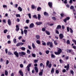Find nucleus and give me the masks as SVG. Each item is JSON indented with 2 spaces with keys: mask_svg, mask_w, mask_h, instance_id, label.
Returning <instances> with one entry per match:
<instances>
[{
  "mask_svg": "<svg viewBox=\"0 0 76 76\" xmlns=\"http://www.w3.org/2000/svg\"><path fill=\"white\" fill-rule=\"evenodd\" d=\"M21 49L22 50H23V51H25V50L26 48H25L23 47L21 48Z\"/></svg>",
  "mask_w": 76,
  "mask_h": 76,
  "instance_id": "3c124183",
  "label": "nucleus"
},
{
  "mask_svg": "<svg viewBox=\"0 0 76 76\" xmlns=\"http://www.w3.org/2000/svg\"><path fill=\"white\" fill-rule=\"evenodd\" d=\"M29 22V20H26V23H28Z\"/></svg>",
  "mask_w": 76,
  "mask_h": 76,
  "instance_id": "69168bd1",
  "label": "nucleus"
},
{
  "mask_svg": "<svg viewBox=\"0 0 76 76\" xmlns=\"http://www.w3.org/2000/svg\"><path fill=\"white\" fill-rule=\"evenodd\" d=\"M60 15L62 18H63V17H64V16H65V15H64V14L63 13H62L60 14Z\"/></svg>",
  "mask_w": 76,
  "mask_h": 76,
  "instance_id": "7c9ffc66",
  "label": "nucleus"
},
{
  "mask_svg": "<svg viewBox=\"0 0 76 76\" xmlns=\"http://www.w3.org/2000/svg\"><path fill=\"white\" fill-rule=\"evenodd\" d=\"M34 70L36 71V73L38 72V68L37 67H34Z\"/></svg>",
  "mask_w": 76,
  "mask_h": 76,
  "instance_id": "412c9836",
  "label": "nucleus"
},
{
  "mask_svg": "<svg viewBox=\"0 0 76 76\" xmlns=\"http://www.w3.org/2000/svg\"><path fill=\"white\" fill-rule=\"evenodd\" d=\"M52 66V64H50L48 65V67L49 68H51V66Z\"/></svg>",
  "mask_w": 76,
  "mask_h": 76,
  "instance_id": "37998d69",
  "label": "nucleus"
},
{
  "mask_svg": "<svg viewBox=\"0 0 76 76\" xmlns=\"http://www.w3.org/2000/svg\"><path fill=\"white\" fill-rule=\"evenodd\" d=\"M5 51V53H6V54H7V53H8V50H7V49H6Z\"/></svg>",
  "mask_w": 76,
  "mask_h": 76,
  "instance_id": "09e8293b",
  "label": "nucleus"
},
{
  "mask_svg": "<svg viewBox=\"0 0 76 76\" xmlns=\"http://www.w3.org/2000/svg\"><path fill=\"white\" fill-rule=\"evenodd\" d=\"M56 34H59V31H58L57 30H56Z\"/></svg>",
  "mask_w": 76,
  "mask_h": 76,
  "instance_id": "bf43d9fd",
  "label": "nucleus"
},
{
  "mask_svg": "<svg viewBox=\"0 0 76 76\" xmlns=\"http://www.w3.org/2000/svg\"><path fill=\"white\" fill-rule=\"evenodd\" d=\"M44 16H49V15H48V13L47 12H44Z\"/></svg>",
  "mask_w": 76,
  "mask_h": 76,
  "instance_id": "a211bd4d",
  "label": "nucleus"
},
{
  "mask_svg": "<svg viewBox=\"0 0 76 76\" xmlns=\"http://www.w3.org/2000/svg\"><path fill=\"white\" fill-rule=\"evenodd\" d=\"M18 54L20 56L22 57L23 56H25L26 55V53L23 52H19Z\"/></svg>",
  "mask_w": 76,
  "mask_h": 76,
  "instance_id": "20e7f679",
  "label": "nucleus"
},
{
  "mask_svg": "<svg viewBox=\"0 0 76 76\" xmlns=\"http://www.w3.org/2000/svg\"><path fill=\"white\" fill-rule=\"evenodd\" d=\"M14 54L17 57H19V54L17 52V51H15L14 52Z\"/></svg>",
  "mask_w": 76,
  "mask_h": 76,
  "instance_id": "9d476101",
  "label": "nucleus"
},
{
  "mask_svg": "<svg viewBox=\"0 0 76 76\" xmlns=\"http://www.w3.org/2000/svg\"><path fill=\"white\" fill-rule=\"evenodd\" d=\"M13 41L14 43H16V38H14L13 39Z\"/></svg>",
  "mask_w": 76,
  "mask_h": 76,
  "instance_id": "a19ab883",
  "label": "nucleus"
},
{
  "mask_svg": "<svg viewBox=\"0 0 76 76\" xmlns=\"http://www.w3.org/2000/svg\"><path fill=\"white\" fill-rule=\"evenodd\" d=\"M49 63H50V61L48 60H47L46 62V67H48L49 64Z\"/></svg>",
  "mask_w": 76,
  "mask_h": 76,
  "instance_id": "c756f323",
  "label": "nucleus"
},
{
  "mask_svg": "<svg viewBox=\"0 0 76 76\" xmlns=\"http://www.w3.org/2000/svg\"><path fill=\"white\" fill-rule=\"evenodd\" d=\"M34 24L33 23H31L29 27L30 28H32L34 27Z\"/></svg>",
  "mask_w": 76,
  "mask_h": 76,
  "instance_id": "dca6fc26",
  "label": "nucleus"
},
{
  "mask_svg": "<svg viewBox=\"0 0 76 76\" xmlns=\"http://www.w3.org/2000/svg\"><path fill=\"white\" fill-rule=\"evenodd\" d=\"M36 42L38 44H41V42H40V41H39V40H37V41H36Z\"/></svg>",
  "mask_w": 76,
  "mask_h": 76,
  "instance_id": "cd10ccee",
  "label": "nucleus"
},
{
  "mask_svg": "<svg viewBox=\"0 0 76 76\" xmlns=\"http://www.w3.org/2000/svg\"><path fill=\"white\" fill-rule=\"evenodd\" d=\"M28 48L29 50H32V48L29 45L28 46Z\"/></svg>",
  "mask_w": 76,
  "mask_h": 76,
  "instance_id": "603ef678",
  "label": "nucleus"
},
{
  "mask_svg": "<svg viewBox=\"0 0 76 76\" xmlns=\"http://www.w3.org/2000/svg\"><path fill=\"white\" fill-rule=\"evenodd\" d=\"M7 32V29H5V30H4V34H6Z\"/></svg>",
  "mask_w": 76,
  "mask_h": 76,
  "instance_id": "c03bdc74",
  "label": "nucleus"
},
{
  "mask_svg": "<svg viewBox=\"0 0 76 76\" xmlns=\"http://www.w3.org/2000/svg\"><path fill=\"white\" fill-rule=\"evenodd\" d=\"M21 34L22 35H23V30H22V29H21Z\"/></svg>",
  "mask_w": 76,
  "mask_h": 76,
  "instance_id": "4d7b16f0",
  "label": "nucleus"
},
{
  "mask_svg": "<svg viewBox=\"0 0 76 76\" xmlns=\"http://www.w3.org/2000/svg\"><path fill=\"white\" fill-rule=\"evenodd\" d=\"M28 15L29 18H30V19H31V14L29 13L28 14Z\"/></svg>",
  "mask_w": 76,
  "mask_h": 76,
  "instance_id": "ea45409f",
  "label": "nucleus"
},
{
  "mask_svg": "<svg viewBox=\"0 0 76 76\" xmlns=\"http://www.w3.org/2000/svg\"><path fill=\"white\" fill-rule=\"evenodd\" d=\"M8 55L9 56H10V55H12V56H13V54L10 51H8Z\"/></svg>",
  "mask_w": 76,
  "mask_h": 76,
  "instance_id": "b1692460",
  "label": "nucleus"
},
{
  "mask_svg": "<svg viewBox=\"0 0 76 76\" xmlns=\"http://www.w3.org/2000/svg\"><path fill=\"white\" fill-rule=\"evenodd\" d=\"M45 32L46 34L48 35H50V32L47 30L45 31Z\"/></svg>",
  "mask_w": 76,
  "mask_h": 76,
  "instance_id": "aec40b11",
  "label": "nucleus"
},
{
  "mask_svg": "<svg viewBox=\"0 0 76 76\" xmlns=\"http://www.w3.org/2000/svg\"><path fill=\"white\" fill-rule=\"evenodd\" d=\"M54 42L55 45H56L58 44L57 43V42H56V41H54Z\"/></svg>",
  "mask_w": 76,
  "mask_h": 76,
  "instance_id": "6e6d98bb",
  "label": "nucleus"
},
{
  "mask_svg": "<svg viewBox=\"0 0 76 76\" xmlns=\"http://www.w3.org/2000/svg\"><path fill=\"white\" fill-rule=\"evenodd\" d=\"M67 53H71V54L72 55H74L75 54V53L73 51V50L72 49H67L66 50Z\"/></svg>",
  "mask_w": 76,
  "mask_h": 76,
  "instance_id": "f257e3e1",
  "label": "nucleus"
},
{
  "mask_svg": "<svg viewBox=\"0 0 76 76\" xmlns=\"http://www.w3.org/2000/svg\"><path fill=\"white\" fill-rule=\"evenodd\" d=\"M42 22H36V24L37 25H40L42 24Z\"/></svg>",
  "mask_w": 76,
  "mask_h": 76,
  "instance_id": "2eb2a0df",
  "label": "nucleus"
},
{
  "mask_svg": "<svg viewBox=\"0 0 76 76\" xmlns=\"http://www.w3.org/2000/svg\"><path fill=\"white\" fill-rule=\"evenodd\" d=\"M16 17H17V18H18V17L20 18V15L19 14H16Z\"/></svg>",
  "mask_w": 76,
  "mask_h": 76,
  "instance_id": "49530a36",
  "label": "nucleus"
},
{
  "mask_svg": "<svg viewBox=\"0 0 76 76\" xmlns=\"http://www.w3.org/2000/svg\"><path fill=\"white\" fill-rule=\"evenodd\" d=\"M18 10H19L20 12H22V9L20 7H18Z\"/></svg>",
  "mask_w": 76,
  "mask_h": 76,
  "instance_id": "5701e85b",
  "label": "nucleus"
},
{
  "mask_svg": "<svg viewBox=\"0 0 76 76\" xmlns=\"http://www.w3.org/2000/svg\"><path fill=\"white\" fill-rule=\"evenodd\" d=\"M59 61L60 62V63L61 64L63 63L64 62L61 59H60Z\"/></svg>",
  "mask_w": 76,
  "mask_h": 76,
  "instance_id": "864d4df0",
  "label": "nucleus"
},
{
  "mask_svg": "<svg viewBox=\"0 0 76 76\" xmlns=\"http://www.w3.org/2000/svg\"><path fill=\"white\" fill-rule=\"evenodd\" d=\"M69 19H70V17H67L63 21L65 23H66L67 22V20H69Z\"/></svg>",
  "mask_w": 76,
  "mask_h": 76,
  "instance_id": "0eeeda50",
  "label": "nucleus"
},
{
  "mask_svg": "<svg viewBox=\"0 0 76 76\" xmlns=\"http://www.w3.org/2000/svg\"><path fill=\"white\" fill-rule=\"evenodd\" d=\"M64 4H67V0H64Z\"/></svg>",
  "mask_w": 76,
  "mask_h": 76,
  "instance_id": "0e129e2a",
  "label": "nucleus"
},
{
  "mask_svg": "<svg viewBox=\"0 0 76 76\" xmlns=\"http://www.w3.org/2000/svg\"><path fill=\"white\" fill-rule=\"evenodd\" d=\"M42 31L43 32H45V28H42Z\"/></svg>",
  "mask_w": 76,
  "mask_h": 76,
  "instance_id": "de8ad7c7",
  "label": "nucleus"
},
{
  "mask_svg": "<svg viewBox=\"0 0 76 76\" xmlns=\"http://www.w3.org/2000/svg\"><path fill=\"white\" fill-rule=\"evenodd\" d=\"M70 73L72 75H74V72H73V71L71 70L70 71Z\"/></svg>",
  "mask_w": 76,
  "mask_h": 76,
  "instance_id": "58836bf2",
  "label": "nucleus"
},
{
  "mask_svg": "<svg viewBox=\"0 0 76 76\" xmlns=\"http://www.w3.org/2000/svg\"><path fill=\"white\" fill-rule=\"evenodd\" d=\"M40 10H41V8L40 7H39L37 8V11H39Z\"/></svg>",
  "mask_w": 76,
  "mask_h": 76,
  "instance_id": "f704fd0d",
  "label": "nucleus"
},
{
  "mask_svg": "<svg viewBox=\"0 0 76 76\" xmlns=\"http://www.w3.org/2000/svg\"><path fill=\"white\" fill-rule=\"evenodd\" d=\"M20 67H21V68H22L23 67V64H20Z\"/></svg>",
  "mask_w": 76,
  "mask_h": 76,
  "instance_id": "13d9d810",
  "label": "nucleus"
},
{
  "mask_svg": "<svg viewBox=\"0 0 76 76\" xmlns=\"http://www.w3.org/2000/svg\"><path fill=\"white\" fill-rule=\"evenodd\" d=\"M51 72L52 74H54V68H52L51 69Z\"/></svg>",
  "mask_w": 76,
  "mask_h": 76,
  "instance_id": "4be33fe9",
  "label": "nucleus"
},
{
  "mask_svg": "<svg viewBox=\"0 0 76 76\" xmlns=\"http://www.w3.org/2000/svg\"><path fill=\"white\" fill-rule=\"evenodd\" d=\"M31 9H36V8H37V7H35V6L34 5H32L31 6Z\"/></svg>",
  "mask_w": 76,
  "mask_h": 76,
  "instance_id": "6ab92c4d",
  "label": "nucleus"
},
{
  "mask_svg": "<svg viewBox=\"0 0 76 76\" xmlns=\"http://www.w3.org/2000/svg\"><path fill=\"white\" fill-rule=\"evenodd\" d=\"M72 48H74V49L76 50V46H73L72 47Z\"/></svg>",
  "mask_w": 76,
  "mask_h": 76,
  "instance_id": "338daca9",
  "label": "nucleus"
},
{
  "mask_svg": "<svg viewBox=\"0 0 76 76\" xmlns=\"http://www.w3.org/2000/svg\"><path fill=\"white\" fill-rule=\"evenodd\" d=\"M32 46L33 47V48H35L36 47H35V44H34V43H32Z\"/></svg>",
  "mask_w": 76,
  "mask_h": 76,
  "instance_id": "393cba45",
  "label": "nucleus"
},
{
  "mask_svg": "<svg viewBox=\"0 0 76 76\" xmlns=\"http://www.w3.org/2000/svg\"><path fill=\"white\" fill-rule=\"evenodd\" d=\"M38 60L35 59L34 60V63H38Z\"/></svg>",
  "mask_w": 76,
  "mask_h": 76,
  "instance_id": "052dcab7",
  "label": "nucleus"
},
{
  "mask_svg": "<svg viewBox=\"0 0 76 76\" xmlns=\"http://www.w3.org/2000/svg\"><path fill=\"white\" fill-rule=\"evenodd\" d=\"M39 76H42V72H40L39 73Z\"/></svg>",
  "mask_w": 76,
  "mask_h": 76,
  "instance_id": "5fc2aeb1",
  "label": "nucleus"
},
{
  "mask_svg": "<svg viewBox=\"0 0 76 76\" xmlns=\"http://www.w3.org/2000/svg\"><path fill=\"white\" fill-rule=\"evenodd\" d=\"M69 29L70 30V33H72L73 32V30H72V28H69Z\"/></svg>",
  "mask_w": 76,
  "mask_h": 76,
  "instance_id": "c9c22d12",
  "label": "nucleus"
},
{
  "mask_svg": "<svg viewBox=\"0 0 76 76\" xmlns=\"http://www.w3.org/2000/svg\"><path fill=\"white\" fill-rule=\"evenodd\" d=\"M24 44V43H22V42H19L16 45V47H19L20 45H21V46L23 45Z\"/></svg>",
  "mask_w": 76,
  "mask_h": 76,
  "instance_id": "423d86ee",
  "label": "nucleus"
},
{
  "mask_svg": "<svg viewBox=\"0 0 76 76\" xmlns=\"http://www.w3.org/2000/svg\"><path fill=\"white\" fill-rule=\"evenodd\" d=\"M66 42L67 44H70V40H67Z\"/></svg>",
  "mask_w": 76,
  "mask_h": 76,
  "instance_id": "72a5a7b5",
  "label": "nucleus"
},
{
  "mask_svg": "<svg viewBox=\"0 0 76 76\" xmlns=\"http://www.w3.org/2000/svg\"><path fill=\"white\" fill-rule=\"evenodd\" d=\"M19 73H20V75H21V76H23V72H22L21 70H19Z\"/></svg>",
  "mask_w": 76,
  "mask_h": 76,
  "instance_id": "f3484780",
  "label": "nucleus"
},
{
  "mask_svg": "<svg viewBox=\"0 0 76 76\" xmlns=\"http://www.w3.org/2000/svg\"><path fill=\"white\" fill-rule=\"evenodd\" d=\"M52 19H53V20H54V21H56V17H52Z\"/></svg>",
  "mask_w": 76,
  "mask_h": 76,
  "instance_id": "473e14b6",
  "label": "nucleus"
},
{
  "mask_svg": "<svg viewBox=\"0 0 76 76\" xmlns=\"http://www.w3.org/2000/svg\"><path fill=\"white\" fill-rule=\"evenodd\" d=\"M49 53H50V51L48 50H47L46 51V53L47 54H48Z\"/></svg>",
  "mask_w": 76,
  "mask_h": 76,
  "instance_id": "a18cd8bd",
  "label": "nucleus"
},
{
  "mask_svg": "<svg viewBox=\"0 0 76 76\" xmlns=\"http://www.w3.org/2000/svg\"><path fill=\"white\" fill-rule=\"evenodd\" d=\"M61 26L60 25H58L57 26V27L56 28V30H58V29H61Z\"/></svg>",
  "mask_w": 76,
  "mask_h": 76,
  "instance_id": "ddd939ff",
  "label": "nucleus"
},
{
  "mask_svg": "<svg viewBox=\"0 0 76 76\" xmlns=\"http://www.w3.org/2000/svg\"><path fill=\"white\" fill-rule=\"evenodd\" d=\"M56 74H58V73H59V71L58 70H57L56 71Z\"/></svg>",
  "mask_w": 76,
  "mask_h": 76,
  "instance_id": "e2e57ef3",
  "label": "nucleus"
},
{
  "mask_svg": "<svg viewBox=\"0 0 76 76\" xmlns=\"http://www.w3.org/2000/svg\"><path fill=\"white\" fill-rule=\"evenodd\" d=\"M49 45L50 47V48H53L54 47L52 42H49L47 43V46H49Z\"/></svg>",
  "mask_w": 76,
  "mask_h": 76,
  "instance_id": "7ed1b4c3",
  "label": "nucleus"
},
{
  "mask_svg": "<svg viewBox=\"0 0 76 76\" xmlns=\"http://www.w3.org/2000/svg\"><path fill=\"white\" fill-rule=\"evenodd\" d=\"M62 52V50H61V49L60 48L58 50L57 52H54V54H55L56 55H59V54H60Z\"/></svg>",
  "mask_w": 76,
  "mask_h": 76,
  "instance_id": "f03ea898",
  "label": "nucleus"
},
{
  "mask_svg": "<svg viewBox=\"0 0 76 76\" xmlns=\"http://www.w3.org/2000/svg\"><path fill=\"white\" fill-rule=\"evenodd\" d=\"M67 32H69V27H67Z\"/></svg>",
  "mask_w": 76,
  "mask_h": 76,
  "instance_id": "774afa93",
  "label": "nucleus"
},
{
  "mask_svg": "<svg viewBox=\"0 0 76 76\" xmlns=\"http://www.w3.org/2000/svg\"><path fill=\"white\" fill-rule=\"evenodd\" d=\"M16 28L15 29V30L16 31H18L19 30L20 28L19 27V26L18 25H16Z\"/></svg>",
  "mask_w": 76,
  "mask_h": 76,
  "instance_id": "f8f14e48",
  "label": "nucleus"
},
{
  "mask_svg": "<svg viewBox=\"0 0 76 76\" xmlns=\"http://www.w3.org/2000/svg\"><path fill=\"white\" fill-rule=\"evenodd\" d=\"M8 24L9 26L12 25V21H11V20L10 19H9L7 21Z\"/></svg>",
  "mask_w": 76,
  "mask_h": 76,
  "instance_id": "6e6552de",
  "label": "nucleus"
},
{
  "mask_svg": "<svg viewBox=\"0 0 76 76\" xmlns=\"http://www.w3.org/2000/svg\"><path fill=\"white\" fill-rule=\"evenodd\" d=\"M38 20H40V19H41V15L39 14H38Z\"/></svg>",
  "mask_w": 76,
  "mask_h": 76,
  "instance_id": "c85d7f7f",
  "label": "nucleus"
},
{
  "mask_svg": "<svg viewBox=\"0 0 76 76\" xmlns=\"http://www.w3.org/2000/svg\"><path fill=\"white\" fill-rule=\"evenodd\" d=\"M31 56L33 57H36V55L34 53H32Z\"/></svg>",
  "mask_w": 76,
  "mask_h": 76,
  "instance_id": "79ce46f5",
  "label": "nucleus"
},
{
  "mask_svg": "<svg viewBox=\"0 0 76 76\" xmlns=\"http://www.w3.org/2000/svg\"><path fill=\"white\" fill-rule=\"evenodd\" d=\"M36 37L37 39H38L40 38V37L39 36V35H37L36 36Z\"/></svg>",
  "mask_w": 76,
  "mask_h": 76,
  "instance_id": "2f4dec72",
  "label": "nucleus"
},
{
  "mask_svg": "<svg viewBox=\"0 0 76 76\" xmlns=\"http://www.w3.org/2000/svg\"><path fill=\"white\" fill-rule=\"evenodd\" d=\"M27 53L28 54H30V53H31V52L30 51V50H27Z\"/></svg>",
  "mask_w": 76,
  "mask_h": 76,
  "instance_id": "8fccbe9b",
  "label": "nucleus"
},
{
  "mask_svg": "<svg viewBox=\"0 0 76 76\" xmlns=\"http://www.w3.org/2000/svg\"><path fill=\"white\" fill-rule=\"evenodd\" d=\"M7 38L8 39H10V35H8L7 36Z\"/></svg>",
  "mask_w": 76,
  "mask_h": 76,
  "instance_id": "680f3d73",
  "label": "nucleus"
},
{
  "mask_svg": "<svg viewBox=\"0 0 76 76\" xmlns=\"http://www.w3.org/2000/svg\"><path fill=\"white\" fill-rule=\"evenodd\" d=\"M33 18H35L36 19H37L38 18H37V16L36 15H34L33 16Z\"/></svg>",
  "mask_w": 76,
  "mask_h": 76,
  "instance_id": "e433bc0d",
  "label": "nucleus"
},
{
  "mask_svg": "<svg viewBox=\"0 0 76 76\" xmlns=\"http://www.w3.org/2000/svg\"><path fill=\"white\" fill-rule=\"evenodd\" d=\"M74 9V7L73 6H71L70 7V9L71 10H73Z\"/></svg>",
  "mask_w": 76,
  "mask_h": 76,
  "instance_id": "4c0bfd02",
  "label": "nucleus"
},
{
  "mask_svg": "<svg viewBox=\"0 0 76 76\" xmlns=\"http://www.w3.org/2000/svg\"><path fill=\"white\" fill-rule=\"evenodd\" d=\"M31 64H29L27 66V70L28 72H29V71H30V68L29 67H31Z\"/></svg>",
  "mask_w": 76,
  "mask_h": 76,
  "instance_id": "39448f33",
  "label": "nucleus"
},
{
  "mask_svg": "<svg viewBox=\"0 0 76 76\" xmlns=\"http://www.w3.org/2000/svg\"><path fill=\"white\" fill-rule=\"evenodd\" d=\"M28 32V31L27 30L25 29L24 30V33L26 35L27 34V33Z\"/></svg>",
  "mask_w": 76,
  "mask_h": 76,
  "instance_id": "a878e982",
  "label": "nucleus"
},
{
  "mask_svg": "<svg viewBox=\"0 0 76 76\" xmlns=\"http://www.w3.org/2000/svg\"><path fill=\"white\" fill-rule=\"evenodd\" d=\"M51 56L52 58H56V56L53 53L51 54Z\"/></svg>",
  "mask_w": 76,
  "mask_h": 76,
  "instance_id": "4468645a",
  "label": "nucleus"
},
{
  "mask_svg": "<svg viewBox=\"0 0 76 76\" xmlns=\"http://www.w3.org/2000/svg\"><path fill=\"white\" fill-rule=\"evenodd\" d=\"M59 37L61 39H62L63 38V37H64V36H63V34H60L59 35Z\"/></svg>",
  "mask_w": 76,
  "mask_h": 76,
  "instance_id": "1a4fd4ad",
  "label": "nucleus"
},
{
  "mask_svg": "<svg viewBox=\"0 0 76 76\" xmlns=\"http://www.w3.org/2000/svg\"><path fill=\"white\" fill-rule=\"evenodd\" d=\"M48 5L50 8H51V7L53 6V3L51 2H49L48 3Z\"/></svg>",
  "mask_w": 76,
  "mask_h": 76,
  "instance_id": "9b49d317",
  "label": "nucleus"
},
{
  "mask_svg": "<svg viewBox=\"0 0 76 76\" xmlns=\"http://www.w3.org/2000/svg\"><path fill=\"white\" fill-rule=\"evenodd\" d=\"M5 75L6 76L8 75V72L6 70L5 71Z\"/></svg>",
  "mask_w": 76,
  "mask_h": 76,
  "instance_id": "bb28decb",
  "label": "nucleus"
}]
</instances>
